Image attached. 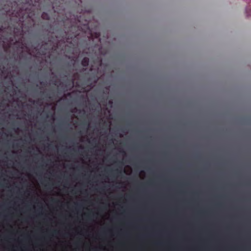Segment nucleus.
Returning <instances> with one entry per match:
<instances>
[{
  "mask_svg": "<svg viewBox=\"0 0 251 251\" xmlns=\"http://www.w3.org/2000/svg\"><path fill=\"white\" fill-rule=\"evenodd\" d=\"M54 85H56V81H54Z\"/></svg>",
  "mask_w": 251,
  "mask_h": 251,
  "instance_id": "2eb2a0df",
  "label": "nucleus"
},
{
  "mask_svg": "<svg viewBox=\"0 0 251 251\" xmlns=\"http://www.w3.org/2000/svg\"><path fill=\"white\" fill-rule=\"evenodd\" d=\"M52 201L53 202H56L58 201H57L56 199H52Z\"/></svg>",
  "mask_w": 251,
  "mask_h": 251,
  "instance_id": "9d476101",
  "label": "nucleus"
},
{
  "mask_svg": "<svg viewBox=\"0 0 251 251\" xmlns=\"http://www.w3.org/2000/svg\"><path fill=\"white\" fill-rule=\"evenodd\" d=\"M94 64L92 65L89 72L86 75L85 78L82 82H80L78 79L75 82V79L79 77V74L75 73L73 75L74 78H67L63 82L59 84L60 89L63 92L71 90L75 86L81 88L82 89L85 87H88L90 89L98 81L99 77L101 75L102 73L100 71V67L102 65V59L101 57H98L94 62Z\"/></svg>",
  "mask_w": 251,
  "mask_h": 251,
  "instance_id": "7ed1b4c3",
  "label": "nucleus"
},
{
  "mask_svg": "<svg viewBox=\"0 0 251 251\" xmlns=\"http://www.w3.org/2000/svg\"><path fill=\"white\" fill-rule=\"evenodd\" d=\"M40 84L42 86H46L47 85V83L46 82H44V81H41L40 82Z\"/></svg>",
  "mask_w": 251,
  "mask_h": 251,
  "instance_id": "6e6552de",
  "label": "nucleus"
},
{
  "mask_svg": "<svg viewBox=\"0 0 251 251\" xmlns=\"http://www.w3.org/2000/svg\"><path fill=\"white\" fill-rule=\"evenodd\" d=\"M88 217H90V214L87 215Z\"/></svg>",
  "mask_w": 251,
  "mask_h": 251,
  "instance_id": "dca6fc26",
  "label": "nucleus"
},
{
  "mask_svg": "<svg viewBox=\"0 0 251 251\" xmlns=\"http://www.w3.org/2000/svg\"><path fill=\"white\" fill-rule=\"evenodd\" d=\"M100 36V33H96V37L97 38V37H99V36Z\"/></svg>",
  "mask_w": 251,
  "mask_h": 251,
  "instance_id": "9b49d317",
  "label": "nucleus"
},
{
  "mask_svg": "<svg viewBox=\"0 0 251 251\" xmlns=\"http://www.w3.org/2000/svg\"><path fill=\"white\" fill-rule=\"evenodd\" d=\"M89 59L87 57H84L81 60V64L83 67H86L89 65Z\"/></svg>",
  "mask_w": 251,
  "mask_h": 251,
  "instance_id": "39448f33",
  "label": "nucleus"
},
{
  "mask_svg": "<svg viewBox=\"0 0 251 251\" xmlns=\"http://www.w3.org/2000/svg\"><path fill=\"white\" fill-rule=\"evenodd\" d=\"M54 232L55 233H56V230H54Z\"/></svg>",
  "mask_w": 251,
  "mask_h": 251,
  "instance_id": "f3484780",
  "label": "nucleus"
},
{
  "mask_svg": "<svg viewBox=\"0 0 251 251\" xmlns=\"http://www.w3.org/2000/svg\"><path fill=\"white\" fill-rule=\"evenodd\" d=\"M42 95L45 97L47 98L50 99L51 98V95L50 93H47L46 91H44L43 92H41Z\"/></svg>",
  "mask_w": 251,
  "mask_h": 251,
  "instance_id": "423d86ee",
  "label": "nucleus"
},
{
  "mask_svg": "<svg viewBox=\"0 0 251 251\" xmlns=\"http://www.w3.org/2000/svg\"><path fill=\"white\" fill-rule=\"evenodd\" d=\"M118 174H122V171H119L118 170H115V171H114L112 173V175L114 176H116V175Z\"/></svg>",
  "mask_w": 251,
  "mask_h": 251,
  "instance_id": "0eeeda50",
  "label": "nucleus"
},
{
  "mask_svg": "<svg viewBox=\"0 0 251 251\" xmlns=\"http://www.w3.org/2000/svg\"><path fill=\"white\" fill-rule=\"evenodd\" d=\"M101 190L103 191L104 189L103 188H101Z\"/></svg>",
  "mask_w": 251,
  "mask_h": 251,
  "instance_id": "aec40b11",
  "label": "nucleus"
},
{
  "mask_svg": "<svg viewBox=\"0 0 251 251\" xmlns=\"http://www.w3.org/2000/svg\"><path fill=\"white\" fill-rule=\"evenodd\" d=\"M34 49L36 50H37V49H36V48H34Z\"/></svg>",
  "mask_w": 251,
  "mask_h": 251,
  "instance_id": "6ab92c4d",
  "label": "nucleus"
},
{
  "mask_svg": "<svg viewBox=\"0 0 251 251\" xmlns=\"http://www.w3.org/2000/svg\"><path fill=\"white\" fill-rule=\"evenodd\" d=\"M77 205L79 207H80L81 206V204L78 203H77Z\"/></svg>",
  "mask_w": 251,
  "mask_h": 251,
  "instance_id": "ddd939ff",
  "label": "nucleus"
},
{
  "mask_svg": "<svg viewBox=\"0 0 251 251\" xmlns=\"http://www.w3.org/2000/svg\"><path fill=\"white\" fill-rule=\"evenodd\" d=\"M5 28L3 25H1L0 27V31H2Z\"/></svg>",
  "mask_w": 251,
  "mask_h": 251,
  "instance_id": "1a4fd4ad",
  "label": "nucleus"
},
{
  "mask_svg": "<svg viewBox=\"0 0 251 251\" xmlns=\"http://www.w3.org/2000/svg\"><path fill=\"white\" fill-rule=\"evenodd\" d=\"M47 25H43V28H44V30L49 32V33H54V31H51V25L50 24H49V23H47Z\"/></svg>",
  "mask_w": 251,
  "mask_h": 251,
  "instance_id": "20e7f679",
  "label": "nucleus"
},
{
  "mask_svg": "<svg viewBox=\"0 0 251 251\" xmlns=\"http://www.w3.org/2000/svg\"><path fill=\"white\" fill-rule=\"evenodd\" d=\"M7 4L4 5L2 11L6 16H9L11 21L14 18L18 25L13 27L14 37H11V42L15 39V44L19 45L21 49H25L28 53L32 47H29L27 43L25 42L23 28L25 22H31L30 27L34 25L32 17L35 14V11H42V6L39 4V0H5ZM12 31V27L8 25L7 29Z\"/></svg>",
  "mask_w": 251,
  "mask_h": 251,
  "instance_id": "f03ea898",
  "label": "nucleus"
},
{
  "mask_svg": "<svg viewBox=\"0 0 251 251\" xmlns=\"http://www.w3.org/2000/svg\"><path fill=\"white\" fill-rule=\"evenodd\" d=\"M121 152H123V153H124V154H125V153H125V151H123V150H122V151H121Z\"/></svg>",
  "mask_w": 251,
  "mask_h": 251,
  "instance_id": "f8f14e48",
  "label": "nucleus"
},
{
  "mask_svg": "<svg viewBox=\"0 0 251 251\" xmlns=\"http://www.w3.org/2000/svg\"><path fill=\"white\" fill-rule=\"evenodd\" d=\"M248 14H249V15H251V12H248Z\"/></svg>",
  "mask_w": 251,
  "mask_h": 251,
  "instance_id": "4468645a",
  "label": "nucleus"
},
{
  "mask_svg": "<svg viewBox=\"0 0 251 251\" xmlns=\"http://www.w3.org/2000/svg\"><path fill=\"white\" fill-rule=\"evenodd\" d=\"M82 2V0H39L42 10L45 11L42 18L55 20L56 24L64 28L57 30L55 42L50 39L41 46V50H44L42 54L59 50L60 44H63L60 50L67 54H79L78 47L83 45L86 50H90L93 33L89 26V13L83 12Z\"/></svg>",
  "mask_w": 251,
  "mask_h": 251,
  "instance_id": "f257e3e1",
  "label": "nucleus"
},
{
  "mask_svg": "<svg viewBox=\"0 0 251 251\" xmlns=\"http://www.w3.org/2000/svg\"><path fill=\"white\" fill-rule=\"evenodd\" d=\"M88 53V51L86 50V53L87 54Z\"/></svg>",
  "mask_w": 251,
  "mask_h": 251,
  "instance_id": "a211bd4d",
  "label": "nucleus"
}]
</instances>
